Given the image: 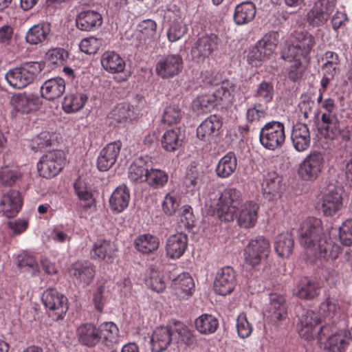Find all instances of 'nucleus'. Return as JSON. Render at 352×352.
Here are the masks:
<instances>
[{
    "instance_id": "4d7b16f0",
    "label": "nucleus",
    "mask_w": 352,
    "mask_h": 352,
    "mask_svg": "<svg viewBox=\"0 0 352 352\" xmlns=\"http://www.w3.org/2000/svg\"><path fill=\"white\" fill-rule=\"evenodd\" d=\"M274 89L271 82L263 81L257 87L254 97L264 103L270 102L274 97Z\"/></svg>"
},
{
    "instance_id": "1a4fd4ad",
    "label": "nucleus",
    "mask_w": 352,
    "mask_h": 352,
    "mask_svg": "<svg viewBox=\"0 0 352 352\" xmlns=\"http://www.w3.org/2000/svg\"><path fill=\"white\" fill-rule=\"evenodd\" d=\"M64 153L61 151H50L41 157L37 164V169L43 177L50 178L56 176L63 167Z\"/></svg>"
},
{
    "instance_id": "20e7f679",
    "label": "nucleus",
    "mask_w": 352,
    "mask_h": 352,
    "mask_svg": "<svg viewBox=\"0 0 352 352\" xmlns=\"http://www.w3.org/2000/svg\"><path fill=\"white\" fill-rule=\"evenodd\" d=\"M42 69L43 65L38 62L26 63L8 70L5 78L11 87L23 89L33 82Z\"/></svg>"
},
{
    "instance_id": "774afa93",
    "label": "nucleus",
    "mask_w": 352,
    "mask_h": 352,
    "mask_svg": "<svg viewBox=\"0 0 352 352\" xmlns=\"http://www.w3.org/2000/svg\"><path fill=\"white\" fill-rule=\"evenodd\" d=\"M339 239L344 245L352 244V219L346 221L340 227Z\"/></svg>"
},
{
    "instance_id": "7c9ffc66",
    "label": "nucleus",
    "mask_w": 352,
    "mask_h": 352,
    "mask_svg": "<svg viewBox=\"0 0 352 352\" xmlns=\"http://www.w3.org/2000/svg\"><path fill=\"white\" fill-rule=\"evenodd\" d=\"M147 156L136 158L129 168L128 177L132 182L141 183L146 182L150 168Z\"/></svg>"
},
{
    "instance_id": "423d86ee",
    "label": "nucleus",
    "mask_w": 352,
    "mask_h": 352,
    "mask_svg": "<svg viewBox=\"0 0 352 352\" xmlns=\"http://www.w3.org/2000/svg\"><path fill=\"white\" fill-rule=\"evenodd\" d=\"M285 126L278 121L266 123L261 129L259 133L261 144L270 151L281 148L285 142Z\"/></svg>"
},
{
    "instance_id": "c03bdc74",
    "label": "nucleus",
    "mask_w": 352,
    "mask_h": 352,
    "mask_svg": "<svg viewBox=\"0 0 352 352\" xmlns=\"http://www.w3.org/2000/svg\"><path fill=\"white\" fill-rule=\"evenodd\" d=\"M87 100V95L82 93L66 96L63 102V109L67 113H74L80 110Z\"/></svg>"
},
{
    "instance_id": "c85d7f7f",
    "label": "nucleus",
    "mask_w": 352,
    "mask_h": 352,
    "mask_svg": "<svg viewBox=\"0 0 352 352\" xmlns=\"http://www.w3.org/2000/svg\"><path fill=\"white\" fill-rule=\"evenodd\" d=\"M320 287L318 284L309 279L303 277L298 282L293 289V294L300 299L312 300L319 295Z\"/></svg>"
},
{
    "instance_id": "4468645a",
    "label": "nucleus",
    "mask_w": 352,
    "mask_h": 352,
    "mask_svg": "<svg viewBox=\"0 0 352 352\" xmlns=\"http://www.w3.org/2000/svg\"><path fill=\"white\" fill-rule=\"evenodd\" d=\"M69 273L75 283L85 287L92 281L96 274V267L89 261H77L71 265Z\"/></svg>"
},
{
    "instance_id": "e2e57ef3",
    "label": "nucleus",
    "mask_w": 352,
    "mask_h": 352,
    "mask_svg": "<svg viewBox=\"0 0 352 352\" xmlns=\"http://www.w3.org/2000/svg\"><path fill=\"white\" fill-rule=\"evenodd\" d=\"M338 309V306L333 300L327 299L320 304L318 314L320 316H321L323 318L324 320H329L336 316Z\"/></svg>"
},
{
    "instance_id": "0e129e2a",
    "label": "nucleus",
    "mask_w": 352,
    "mask_h": 352,
    "mask_svg": "<svg viewBox=\"0 0 352 352\" xmlns=\"http://www.w3.org/2000/svg\"><path fill=\"white\" fill-rule=\"evenodd\" d=\"M236 329L238 335L241 338H245L252 332V327L247 320L245 314L241 313L236 319Z\"/></svg>"
},
{
    "instance_id": "a211bd4d",
    "label": "nucleus",
    "mask_w": 352,
    "mask_h": 352,
    "mask_svg": "<svg viewBox=\"0 0 352 352\" xmlns=\"http://www.w3.org/2000/svg\"><path fill=\"white\" fill-rule=\"evenodd\" d=\"M335 327L333 326V331L323 337V347L327 352H346L350 342L346 331H339L334 333Z\"/></svg>"
},
{
    "instance_id": "e433bc0d",
    "label": "nucleus",
    "mask_w": 352,
    "mask_h": 352,
    "mask_svg": "<svg viewBox=\"0 0 352 352\" xmlns=\"http://www.w3.org/2000/svg\"><path fill=\"white\" fill-rule=\"evenodd\" d=\"M114 251L115 245L112 242L108 240H98L94 244L91 254L94 259L111 263Z\"/></svg>"
},
{
    "instance_id": "9b49d317",
    "label": "nucleus",
    "mask_w": 352,
    "mask_h": 352,
    "mask_svg": "<svg viewBox=\"0 0 352 352\" xmlns=\"http://www.w3.org/2000/svg\"><path fill=\"white\" fill-rule=\"evenodd\" d=\"M336 5V0H318L307 14L308 24L314 28L324 25L330 18Z\"/></svg>"
},
{
    "instance_id": "8fccbe9b",
    "label": "nucleus",
    "mask_w": 352,
    "mask_h": 352,
    "mask_svg": "<svg viewBox=\"0 0 352 352\" xmlns=\"http://www.w3.org/2000/svg\"><path fill=\"white\" fill-rule=\"evenodd\" d=\"M219 104L213 94L197 97L192 103V107L197 113H206L210 111Z\"/></svg>"
},
{
    "instance_id": "9d476101",
    "label": "nucleus",
    "mask_w": 352,
    "mask_h": 352,
    "mask_svg": "<svg viewBox=\"0 0 352 352\" xmlns=\"http://www.w3.org/2000/svg\"><path fill=\"white\" fill-rule=\"evenodd\" d=\"M42 301L49 310L50 316L56 320L62 319L68 309L67 298L55 289L45 290L42 295Z\"/></svg>"
},
{
    "instance_id": "2eb2a0df",
    "label": "nucleus",
    "mask_w": 352,
    "mask_h": 352,
    "mask_svg": "<svg viewBox=\"0 0 352 352\" xmlns=\"http://www.w3.org/2000/svg\"><path fill=\"white\" fill-rule=\"evenodd\" d=\"M236 285L235 272L231 267L220 269L215 277L214 289L217 294L221 296L230 294Z\"/></svg>"
},
{
    "instance_id": "bf43d9fd",
    "label": "nucleus",
    "mask_w": 352,
    "mask_h": 352,
    "mask_svg": "<svg viewBox=\"0 0 352 352\" xmlns=\"http://www.w3.org/2000/svg\"><path fill=\"white\" fill-rule=\"evenodd\" d=\"M68 58V52L61 47L49 50L45 54V59L54 65H63Z\"/></svg>"
},
{
    "instance_id": "3c124183",
    "label": "nucleus",
    "mask_w": 352,
    "mask_h": 352,
    "mask_svg": "<svg viewBox=\"0 0 352 352\" xmlns=\"http://www.w3.org/2000/svg\"><path fill=\"white\" fill-rule=\"evenodd\" d=\"M146 182L153 188L164 187L168 180V174L163 170L149 168Z\"/></svg>"
},
{
    "instance_id": "680f3d73",
    "label": "nucleus",
    "mask_w": 352,
    "mask_h": 352,
    "mask_svg": "<svg viewBox=\"0 0 352 352\" xmlns=\"http://www.w3.org/2000/svg\"><path fill=\"white\" fill-rule=\"evenodd\" d=\"M173 333L175 332L183 342L187 345H191L195 343V338L192 331H190L185 324L182 322H177L173 328Z\"/></svg>"
},
{
    "instance_id": "cd10ccee",
    "label": "nucleus",
    "mask_w": 352,
    "mask_h": 352,
    "mask_svg": "<svg viewBox=\"0 0 352 352\" xmlns=\"http://www.w3.org/2000/svg\"><path fill=\"white\" fill-rule=\"evenodd\" d=\"M222 126L221 119L215 116H210L204 120L197 129V138L204 141H208L212 137L219 134Z\"/></svg>"
},
{
    "instance_id": "13d9d810",
    "label": "nucleus",
    "mask_w": 352,
    "mask_h": 352,
    "mask_svg": "<svg viewBox=\"0 0 352 352\" xmlns=\"http://www.w3.org/2000/svg\"><path fill=\"white\" fill-rule=\"evenodd\" d=\"M184 112L177 104L166 107L163 112L162 122L167 124L178 123L182 118Z\"/></svg>"
},
{
    "instance_id": "c756f323",
    "label": "nucleus",
    "mask_w": 352,
    "mask_h": 352,
    "mask_svg": "<svg viewBox=\"0 0 352 352\" xmlns=\"http://www.w3.org/2000/svg\"><path fill=\"white\" fill-rule=\"evenodd\" d=\"M129 201L130 190L125 184H121L112 192L109 206L113 212L120 213L128 207Z\"/></svg>"
},
{
    "instance_id": "7ed1b4c3",
    "label": "nucleus",
    "mask_w": 352,
    "mask_h": 352,
    "mask_svg": "<svg viewBox=\"0 0 352 352\" xmlns=\"http://www.w3.org/2000/svg\"><path fill=\"white\" fill-rule=\"evenodd\" d=\"M322 318L318 313L307 311L300 318L299 334L306 340L317 338L319 344L322 343L323 337L333 331V324L329 322L321 325Z\"/></svg>"
},
{
    "instance_id": "09e8293b",
    "label": "nucleus",
    "mask_w": 352,
    "mask_h": 352,
    "mask_svg": "<svg viewBox=\"0 0 352 352\" xmlns=\"http://www.w3.org/2000/svg\"><path fill=\"white\" fill-rule=\"evenodd\" d=\"M188 32L186 25L183 22L181 16H178L170 21L167 30V37L170 42H176L181 39Z\"/></svg>"
},
{
    "instance_id": "2f4dec72",
    "label": "nucleus",
    "mask_w": 352,
    "mask_h": 352,
    "mask_svg": "<svg viewBox=\"0 0 352 352\" xmlns=\"http://www.w3.org/2000/svg\"><path fill=\"white\" fill-rule=\"evenodd\" d=\"M185 135L180 128L165 131L161 139L162 147L167 152H174L182 145Z\"/></svg>"
},
{
    "instance_id": "ea45409f",
    "label": "nucleus",
    "mask_w": 352,
    "mask_h": 352,
    "mask_svg": "<svg viewBox=\"0 0 352 352\" xmlns=\"http://www.w3.org/2000/svg\"><path fill=\"white\" fill-rule=\"evenodd\" d=\"M50 27L47 23L33 25L26 33L25 41L30 45H38L47 41Z\"/></svg>"
},
{
    "instance_id": "f3484780",
    "label": "nucleus",
    "mask_w": 352,
    "mask_h": 352,
    "mask_svg": "<svg viewBox=\"0 0 352 352\" xmlns=\"http://www.w3.org/2000/svg\"><path fill=\"white\" fill-rule=\"evenodd\" d=\"M342 208V198L334 186L329 188L321 198L320 210L326 217L336 214Z\"/></svg>"
},
{
    "instance_id": "72a5a7b5",
    "label": "nucleus",
    "mask_w": 352,
    "mask_h": 352,
    "mask_svg": "<svg viewBox=\"0 0 352 352\" xmlns=\"http://www.w3.org/2000/svg\"><path fill=\"white\" fill-rule=\"evenodd\" d=\"M77 337L80 344L88 347L94 346L100 342L98 327L91 323L81 324L77 329Z\"/></svg>"
},
{
    "instance_id": "0eeeda50",
    "label": "nucleus",
    "mask_w": 352,
    "mask_h": 352,
    "mask_svg": "<svg viewBox=\"0 0 352 352\" xmlns=\"http://www.w3.org/2000/svg\"><path fill=\"white\" fill-rule=\"evenodd\" d=\"M324 164L325 161L322 153L318 151H312L300 162L298 174L304 181H314L322 173Z\"/></svg>"
},
{
    "instance_id": "c9c22d12",
    "label": "nucleus",
    "mask_w": 352,
    "mask_h": 352,
    "mask_svg": "<svg viewBox=\"0 0 352 352\" xmlns=\"http://www.w3.org/2000/svg\"><path fill=\"white\" fill-rule=\"evenodd\" d=\"M164 265L161 261L159 263L151 266V274L146 279V285L153 291L157 293L163 292L166 288V283L162 276Z\"/></svg>"
},
{
    "instance_id": "39448f33",
    "label": "nucleus",
    "mask_w": 352,
    "mask_h": 352,
    "mask_svg": "<svg viewBox=\"0 0 352 352\" xmlns=\"http://www.w3.org/2000/svg\"><path fill=\"white\" fill-rule=\"evenodd\" d=\"M316 45V38L309 32L300 31L296 32L294 41L289 44L282 52V58L287 61L292 58L309 60V54Z\"/></svg>"
},
{
    "instance_id": "473e14b6",
    "label": "nucleus",
    "mask_w": 352,
    "mask_h": 352,
    "mask_svg": "<svg viewBox=\"0 0 352 352\" xmlns=\"http://www.w3.org/2000/svg\"><path fill=\"white\" fill-rule=\"evenodd\" d=\"M263 195L269 200L280 197L283 190L281 177L275 172L268 173L263 182Z\"/></svg>"
},
{
    "instance_id": "a18cd8bd",
    "label": "nucleus",
    "mask_w": 352,
    "mask_h": 352,
    "mask_svg": "<svg viewBox=\"0 0 352 352\" xmlns=\"http://www.w3.org/2000/svg\"><path fill=\"white\" fill-rule=\"evenodd\" d=\"M321 128L329 138H334L341 134L340 124L336 115L322 114Z\"/></svg>"
},
{
    "instance_id": "338daca9",
    "label": "nucleus",
    "mask_w": 352,
    "mask_h": 352,
    "mask_svg": "<svg viewBox=\"0 0 352 352\" xmlns=\"http://www.w3.org/2000/svg\"><path fill=\"white\" fill-rule=\"evenodd\" d=\"M234 90V83L229 80H226L221 83V86L216 90L215 92L213 93V95L215 96L218 102L223 100H229Z\"/></svg>"
},
{
    "instance_id": "4be33fe9",
    "label": "nucleus",
    "mask_w": 352,
    "mask_h": 352,
    "mask_svg": "<svg viewBox=\"0 0 352 352\" xmlns=\"http://www.w3.org/2000/svg\"><path fill=\"white\" fill-rule=\"evenodd\" d=\"M291 140L294 149L298 152H304L310 146V131L307 124L297 122L293 126Z\"/></svg>"
},
{
    "instance_id": "bb28decb",
    "label": "nucleus",
    "mask_w": 352,
    "mask_h": 352,
    "mask_svg": "<svg viewBox=\"0 0 352 352\" xmlns=\"http://www.w3.org/2000/svg\"><path fill=\"white\" fill-rule=\"evenodd\" d=\"M65 91V81L60 77L45 80L41 87V96L47 100L60 98Z\"/></svg>"
},
{
    "instance_id": "5fc2aeb1",
    "label": "nucleus",
    "mask_w": 352,
    "mask_h": 352,
    "mask_svg": "<svg viewBox=\"0 0 352 352\" xmlns=\"http://www.w3.org/2000/svg\"><path fill=\"white\" fill-rule=\"evenodd\" d=\"M21 174L14 166H5L0 168V184L11 186L21 178Z\"/></svg>"
},
{
    "instance_id": "aec40b11",
    "label": "nucleus",
    "mask_w": 352,
    "mask_h": 352,
    "mask_svg": "<svg viewBox=\"0 0 352 352\" xmlns=\"http://www.w3.org/2000/svg\"><path fill=\"white\" fill-rule=\"evenodd\" d=\"M14 109L22 113H29L38 109L42 104L40 98L33 94L20 93L14 95L11 99Z\"/></svg>"
},
{
    "instance_id": "412c9836",
    "label": "nucleus",
    "mask_w": 352,
    "mask_h": 352,
    "mask_svg": "<svg viewBox=\"0 0 352 352\" xmlns=\"http://www.w3.org/2000/svg\"><path fill=\"white\" fill-rule=\"evenodd\" d=\"M267 314V318L274 323L286 318L287 316L286 299L283 295L276 293L270 294Z\"/></svg>"
},
{
    "instance_id": "79ce46f5",
    "label": "nucleus",
    "mask_w": 352,
    "mask_h": 352,
    "mask_svg": "<svg viewBox=\"0 0 352 352\" xmlns=\"http://www.w3.org/2000/svg\"><path fill=\"white\" fill-rule=\"evenodd\" d=\"M294 241L289 232L282 233L277 236L274 242V249L280 257H287L293 252Z\"/></svg>"
},
{
    "instance_id": "a19ab883",
    "label": "nucleus",
    "mask_w": 352,
    "mask_h": 352,
    "mask_svg": "<svg viewBox=\"0 0 352 352\" xmlns=\"http://www.w3.org/2000/svg\"><path fill=\"white\" fill-rule=\"evenodd\" d=\"M195 325L200 333L209 335L214 333L217 330L219 320L211 314H204L195 319Z\"/></svg>"
},
{
    "instance_id": "864d4df0",
    "label": "nucleus",
    "mask_w": 352,
    "mask_h": 352,
    "mask_svg": "<svg viewBox=\"0 0 352 352\" xmlns=\"http://www.w3.org/2000/svg\"><path fill=\"white\" fill-rule=\"evenodd\" d=\"M322 60L324 62L322 67L324 74L334 76L338 71L340 65L338 55L334 52L327 51L324 54Z\"/></svg>"
},
{
    "instance_id": "b1692460",
    "label": "nucleus",
    "mask_w": 352,
    "mask_h": 352,
    "mask_svg": "<svg viewBox=\"0 0 352 352\" xmlns=\"http://www.w3.org/2000/svg\"><path fill=\"white\" fill-rule=\"evenodd\" d=\"M187 247L188 236L186 234L179 232L173 234L166 241V254L171 258H179L184 254Z\"/></svg>"
},
{
    "instance_id": "052dcab7",
    "label": "nucleus",
    "mask_w": 352,
    "mask_h": 352,
    "mask_svg": "<svg viewBox=\"0 0 352 352\" xmlns=\"http://www.w3.org/2000/svg\"><path fill=\"white\" fill-rule=\"evenodd\" d=\"M267 107L262 104H255L252 107L249 108L246 112V119L248 123L258 122L261 119L267 115Z\"/></svg>"
},
{
    "instance_id": "6e6552de",
    "label": "nucleus",
    "mask_w": 352,
    "mask_h": 352,
    "mask_svg": "<svg viewBox=\"0 0 352 352\" xmlns=\"http://www.w3.org/2000/svg\"><path fill=\"white\" fill-rule=\"evenodd\" d=\"M270 252V244L263 236L252 239L244 250L245 261L249 265L255 267L266 260Z\"/></svg>"
},
{
    "instance_id": "6e6d98bb",
    "label": "nucleus",
    "mask_w": 352,
    "mask_h": 352,
    "mask_svg": "<svg viewBox=\"0 0 352 352\" xmlns=\"http://www.w3.org/2000/svg\"><path fill=\"white\" fill-rule=\"evenodd\" d=\"M112 118L117 122H125L133 118V109L126 103L118 104L111 112Z\"/></svg>"
},
{
    "instance_id": "37998d69",
    "label": "nucleus",
    "mask_w": 352,
    "mask_h": 352,
    "mask_svg": "<svg viewBox=\"0 0 352 352\" xmlns=\"http://www.w3.org/2000/svg\"><path fill=\"white\" fill-rule=\"evenodd\" d=\"M100 342L107 346L118 342V328L112 322H104L98 327Z\"/></svg>"
},
{
    "instance_id": "f257e3e1",
    "label": "nucleus",
    "mask_w": 352,
    "mask_h": 352,
    "mask_svg": "<svg viewBox=\"0 0 352 352\" xmlns=\"http://www.w3.org/2000/svg\"><path fill=\"white\" fill-rule=\"evenodd\" d=\"M299 235L301 245L315 258L335 259L338 257V248L327 242L320 219L309 217L304 220L299 230Z\"/></svg>"
},
{
    "instance_id": "a878e982",
    "label": "nucleus",
    "mask_w": 352,
    "mask_h": 352,
    "mask_svg": "<svg viewBox=\"0 0 352 352\" xmlns=\"http://www.w3.org/2000/svg\"><path fill=\"white\" fill-rule=\"evenodd\" d=\"M173 336V327L167 326L156 328L151 338L153 351L161 352L166 349L172 342Z\"/></svg>"
},
{
    "instance_id": "5701e85b",
    "label": "nucleus",
    "mask_w": 352,
    "mask_h": 352,
    "mask_svg": "<svg viewBox=\"0 0 352 352\" xmlns=\"http://www.w3.org/2000/svg\"><path fill=\"white\" fill-rule=\"evenodd\" d=\"M76 23L82 31H94L102 24V16L96 10H82L77 15Z\"/></svg>"
},
{
    "instance_id": "6ab92c4d",
    "label": "nucleus",
    "mask_w": 352,
    "mask_h": 352,
    "mask_svg": "<svg viewBox=\"0 0 352 352\" xmlns=\"http://www.w3.org/2000/svg\"><path fill=\"white\" fill-rule=\"evenodd\" d=\"M122 147L119 140L110 142L103 148L97 160V167L100 171H107L116 163Z\"/></svg>"
},
{
    "instance_id": "f704fd0d",
    "label": "nucleus",
    "mask_w": 352,
    "mask_h": 352,
    "mask_svg": "<svg viewBox=\"0 0 352 352\" xmlns=\"http://www.w3.org/2000/svg\"><path fill=\"white\" fill-rule=\"evenodd\" d=\"M256 12L255 5L251 1H245L238 4L233 14L234 22L237 25H243L250 23Z\"/></svg>"
},
{
    "instance_id": "de8ad7c7",
    "label": "nucleus",
    "mask_w": 352,
    "mask_h": 352,
    "mask_svg": "<svg viewBox=\"0 0 352 352\" xmlns=\"http://www.w3.org/2000/svg\"><path fill=\"white\" fill-rule=\"evenodd\" d=\"M135 246L139 252L148 254L158 248L159 241L151 234H142L135 239Z\"/></svg>"
},
{
    "instance_id": "393cba45",
    "label": "nucleus",
    "mask_w": 352,
    "mask_h": 352,
    "mask_svg": "<svg viewBox=\"0 0 352 352\" xmlns=\"http://www.w3.org/2000/svg\"><path fill=\"white\" fill-rule=\"evenodd\" d=\"M4 215L8 218L16 216L22 206V199L18 190H11L4 194L0 201Z\"/></svg>"
},
{
    "instance_id": "58836bf2",
    "label": "nucleus",
    "mask_w": 352,
    "mask_h": 352,
    "mask_svg": "<svg viewBox=\"0 0 352 352\" xmlns=\"http://www.w3.org/2000/svg\"><path fill=\"white\" fill-rule=\"evenodd\" d=\"M237 160L233 152H228L219 161L215 172L220 178H228L236 170Z\"/></svg>"
},
{
    "instance_id": "49530a36",
    "label": "nucleus",
    "mask_w": 352,
    "mask_h": 352,
    "mask_svg": "<svg viewBox=\"0 0 352 352\" xmlns=\"http://www.w3.org/2000/svg\"><path fill=\"white\" fill-rule=\"evenodd\" d=\"M272 54V51L265 47V46L262 45L258 41L255 46L250 51L248 58L251 64L258 66L261 65V62L269 59Z\"/></svg>"
},
{
    "instance_id": "603ef678",
    "label": "nucleus",
    "mask_w": 352,
    "mask_h": 352,
    "mask_svg": "<svg viewBox=\"0 0 352 352\" xmlns=\"http://www.w3.org/2000/svg\"><path fill=\"white\" fill-rule=\"evenodd\" d=\"M173 287L177 292H181L186 295H190L195 287V283L188 273L179 274L173 280Z\"/></svg>"
},
{
    "instance_id": "4c0bfd02",
    "label": "nucleus",
    "mask_w": 352,
    "mask_h": 352,
    "mask_svg": "<svg viewBox=\"0 0 352 352\" xmlns=\"http://www.w3.org/2000/svg\"><path fill=\"white\" fill-rule=\"evenodd\" d=\"M100 62L104 69L111 74L122 72L125 68L124 59L114 52H105L101 57Z\"/></svg>"
},
{
    "instance_id": "f03ea898",
    "label": "nucleus",
    "mask_w": 352,
    "mask_h": 352,
    "mask_svg": "<svg viewBox=\"0 0 352 352\" xmlns=\"http://www.w3.org/2000/svg\"><path fill=\"white\" fill-rule=\"evenodd\" d=\"M241 193L235 188L226 189L223 192H212L208 195L206 204L220 219L230 221L234 219L236 210L241 206Z\"/></svg>"
},
{
    "instance_id": "ddd939ff",
    "label": "nucleus",
    "mask_w": 352,
    "mask_h": 352,
    "mask_svg": "<svg viewBox=\"0 0 352 352\" xmlns=\"http://www.w3.org/2000/svg\"><path fill=\"white\" fill-rule=\"evenodd\" d=\"M220 42V38L214 34L199 37L191 50L192 58L197 62L203 61L217 50Z\"/></svg>"
},
{
    "instance_id": "dca6fc26",
    "label": "nucleus",
    "mask_w": 352,
    "mask_h": 352,
    "mask_svg": "<svg viewBox=\"0 0 352 352\" xmlns=\"http://www.w3.org/2000/svg\"><path fill=\"white\" fill-rule=\"evenodd\" d=\"M258 205L252 201L244 202L236 210L235 217L241 228H250L255 226L258 219Z\"/></svg>"
},
{
    "instance_id": "69168bd1",
    "label": "nucleus",
    "mask_w": 352,
    "mask_h": 352,
    "mask_svg": "<svg viewBox=\"0 0 352 352\" xmlns=\"http://www.w3.org/2000/svg\"><path fill=\"white\" fill-rule=\"evenodd\" d=\"M51 145V135L49 132L43 131L34 138L30 142L32 150L38 151Z\"/></svg>"
},
{
    "instance_id": "f8f14e48",
    "label": "nucleus",
    "mask_w": 352,
    "mask_h": 352,
    "mask_svg": "<svg viewBox=\"0 0 352 352\" xmlns=\"http://www.w3.org/2000/svg\"><path fill=\"white\" fill-rule=\"evenodd\" d=\"M183 65V58L179 54H168L157 61L155 71L161 78L169 79L177 76L182 72Z\"/></svg>"
}]
</instances>
